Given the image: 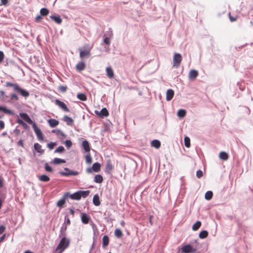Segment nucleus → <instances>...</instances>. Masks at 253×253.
Listing matches in <instances>:
<instances>
[{"label":"nucleus","instance_id":"nucleus-48","mask_svg":"<svg viewBox=\"0 0 253 253\" xmlns=\"http://www.w3.org/2000/svg\"><path fill=\"white\" fill-rule=\"evenodd\" d=\"M106 169L109 170L112 169V165L110 161H108L107 163Z\"/></svg>","mask_w":253,"mask_h":253},{"label":"nucleus","instance_id":"nucleus-14","mask_svg":"<svg viewBox=\"0 0 253 253\" xmlns=\"http://www.w3.org/2000/svg\"><path fill=\"white\" fill-rule=\"evenodd\" d=\"M47 123L51 127H54L59 125V121L53 119L48 120Z\"/></svg>","mask_w":253,"mask_h":253},{"label":"nucleus","instance_id":"nucleus-52","mask_svg":"<svg viewBox=\"0 0 253 253\" xmlns=\"http://www.w3.org/2000/svg\"><path fill=\"white\" fill-rule=\"evenodd\" d=\"M10 98L12 100H13V99L18 100V99L17 95L15 94H11V96H10Z\"/></svg>","mask_w":253,"mask_h":253},{"label":"nucleus","instance_id":"nucleus-23","mask_svg":"<svg viewBox=\"0 0 253 253\" xmlns=\"http://www.w3.org/2000/svg\"><path fill=\"white\" fill-rule=\"evenodd\" d=\"M93 203L96 206H98L100 205L99 197L97 194H96L93 196Z\"/></svg>","mask_w":253,"mask_h":253},{"label":"nucleus","instance_id":"nucleus-10","mask_svg":"<svg viewBox=\"0 0 253 253\" xmlns=\"http://www.w3.org/2000/svg\"><path fill=\"white\" fill-rule=\"evenodd\" d=\"M198 76V72L195 70H191L189 73V78L191 80H195Z\"/></svg>","mask_w":253,"mask_h":253},{"label":"nucleus","instance_id":"nucleus-21","mask_svg":"<svg viewBox=\"0 0 253 253\" xmlns=\"http://www.w3.org/2000/svg\"><path fill=\"white\" fill-rule=\"evenodd\" d=\"M80 56L81 58H83L85 56H89L90 55V50L89 49H86L84 50H82L81 49L80 50Z\"/></svg>","mask_w":253,"mask_h":253},{"label":"nucleus","instance_id":"nucleus-64","mask_svg":"<svg viewBox=\"0 0 253 253\" xmlns=\"http://www.w3.org/2000/svg\"><path fill=\"white\" fill-rule=\"evenodd\" d=\"M22 126H23L24 128L26 129L29 127L25 123H24V124H23Z\"/></svg>","mask_w":253,"mask_h":253},{"label":"nucleus","instance_id":"nucleus-30","mask_svg":"<svg viewBox=\"0 0 253 253\" xmlns=\"http://www.w3.org/2000/svg\"><path fill=\"white\" fill-rule=\"evenodd\" d=\"M77 98L82 101H86L87 100V97L84 93H80L77 95Z\"/></svg>","mask_w":253,"mask_h":253},{"label":"nucleus","instance_id":"nucleus-8","mask_svg":"<svg viewBox=\"0 0 253 253\" xmlns=\"http://www.w3.org/2000/svg\"><path fill=\"white\" fill-rule=\"evenodd\" d=\"M95 113L102 118H104V117H107L109 115L108 111L105 108L102 109L100 111H95Z\"/></svg>","mask_w":253,"mask_h":253},{"label":"nucleus","instance_id":"nucleus-63","mask_svg":"<svg viewBox=\"0 0 253 253\" xmlns=\"http://www.w3.org/2000/svg\"><path fill=\"white\" fill-rule=\"evenodd\" d=\"M152 218H153V216L152 215L150 216V217H149V222H150V224L151 225H153Z\"/></svg>","mask_w":253,"mask_h":253},{"label":"nucleus","instance_id":"nucleus-34","mask_svg":"<svg viewBox=\"0 0 253 253\" xmlns=\"http://www.w3.org/2000/svg\"><path fill=\"white\" fill-rule=\"evenodd\" d=\"M201 225V222L200 221H198L193 225L192 229L194 231H196L200 227Z\"/></svg>","mask_w":253,"mask_h":253},{"label":"nucleus","instance_id":"nucleus-6","mask_svg":"<svg viewBox=\"0 0 253 253\" xmlns=\"http://www.w3.org/2000/svg\"><path fill=\"white\" fill-rule=\"evenodd\" d=\"M55 104L58 106L61 109H62L65 112H69V109L67 108L66 105L64 102L59 100V99H56L55 100Z\"/></svg>","mask_w":253,"mask_h":253},{"label":"nucleus","instance_id":"nucleus-57","mask_svg":"<svg viewBox=\"0 0 253 253\" xmlns=\"http://www.w3.org/2000/svg\"><path fill=\"white\" fill-rule=\"evenodd\" d=\"M65 220L67 224L69 225L70 224V219L67 216H65Z\"/></svg>","mask_w":253,"mask_h":253},{"label":"nucleus","instance_id":"nucleus-45","mask_svg":"<svg viewBox=\"0 0 253 253\" xmlns=\"http://www.w3.org/2000/svg\"><path fill=\"white\" fill-rule=\"evenodd\" d=\"M64 151V148L62 146H59L55 150V153H62Z\"/></svg>","mask_w":253,"mask_h":253},{"label":"nucleus","instance_id":"nucleus-36","mask_svg":"<svg viewBox=\"0 0 253 253\" xmlns=\"http://www.w3.org/2000/svg\"><path fill=\"white\" fill-rule=\"evenodd\" d=\"M212 192L211 191H208L206 193L205 198L206 200H210L212 198Z\"/></svg>","mask_w":253,"mask_h":253},{"label":"nucleus","instance_id":"nucleus-29","mask_svg":"<svg viewBox=\"0 0 253 253\" xmlns=\"http://www.w3.org/2000/svg\"><path fill=\"white\" fill-rule=\"evenodd\" d=\"M219 158L222 160L226 161L228 159V155L225 152H221L219 154Z\"/></svg>","mask_w":253,"mask_h":253},{"label":"nucleus","instance_id":"nucleus-50","mask_svg":"<svg viewBox=\"0 0 253 253\" xmlns=\"http://www.w3.org/2000/svg\"><path fill=\"white\" fill-rule=\"evenodd\" d=\"M104 42L107 44H110V40L109 38L106 37L104 39Z\"/></svg>","mask_w":253,"mask_h":253},{"label":"nucleus","instance_id":"nucleus-41","mask_svg":"<svg viewBox=\"0 0 253 253\" xmlns=\"http://www.w3.org/2000/svg\"><path fill=\"white\" fill-rule=\"evenodd\" d=\"M6 85L7 86H10V87H13L14 88V89L16 91V90L17 89V88H18V84H12V83H11L10 82H7L6 83Z\"/></svg>","mask_w":253,"mask_h":253},{"label":"nucleus","instance_id":"nucleus-18","mask_svg":"<svg viewBox=\"0 0 253 253\" xmlns=\"http://www.w3.org/2000/svg\"><path fill=\"white\" fill-rule=\"evenodd\" d=\"M16 91L19 92L24 97H27L29 95V93L27 91L21 88L19 86Z\"/></svg>","mask_w":253,"mask_h":253},{"label":"nucleus","instance_id":"nucleus-1","mask_svg":"<svg viewBox=\"0 0 253 253\" xmlns=\"http://www.w3.org/2000/svg\"><path fill=\"white\" fill-rule=\"evenodd\" d=\"M69 240L65 237L63 238L60 241L59 244L56 248V252L58 251L59 253H61L69 245Z\"/></svg>","mask_w":253,"mask_h":253},{"label":"nucleus","instance_id":"nucleus-33","mask_svg":"<svg viewBox=\"0 0 253 253\" xmlns=\"http://www.w3.org/2000/svg\"><path fill=\"white\" fill-rule=\"evenodd\" d=\"M102 242L103 247L107 246L109 242V237L106 235L104 236L102 239Z\"/></svg>","mask_w":253,"mask_h":253},{"label":"nucleus","instance_id":"nucleus-39","mask_svg":"<svg viewBox=\"0 0 253 253\" xmlns=\"http://www.w3.org/2000/svg\"><path fill=\"white\" fill-rule=\"evenodd\" d=\"M114 234L115 236L117 238H121L123 235L122 231L118 228L115 230Z\"/></svg>","mask_w":253,"mask_h":253},{"label":"nucleus","instance_id":"nucleus-7","mask_svg":"<svg viewBox=\"0 0 253 253\" xmlns=\"http://www.w3.org/2000/svg\"><path fill=\"white\" fill-rule=\"evenodd\" d=\"M19 115L23 120L25 121L29 124L32 125L33 126V124H36L35 123L33 122V121L31 119V118L27 114L24 113H20Z\"/></svg>","mask_w":253,"mask_h":253},{"label":"nucleus","instance_id":"nucleus-31","mask_svg":"<svg viewBox=\"0 0 253 253\" xmlns=\"http://www.w3.org/2000/svg\"><path fill=\"white\" fill-rule=\"evenodd\" d=\"M186 111L184 109H180L177 112V116L179 118H183L186 115Z\"/></svg>","mask_w":253,"mask_h":253},{"label":"nucleus","instance_id":"nucleus-32","mask_svg":"<svg viewBox=\"0 0 253 253\" xmlns=\"http://www.w3.org/2000/svg\"><path fill=\"white\" fill-rule=\"evenodd\" d=\"M63 120L67 123V124L69 125H72L73 123V119L67 116H65L63 118Z\"/></svg>","mask_w":253,"mask_h":253},{"label":"nucleus","instance_id":"nucleus-15","mask_svg":"<svg viewBox=\"0 0 253 253\" xmlns=\"http://www.w3.org/2000/svg\"><path fill=\"white\" fill-rule=\"evenodd\" d=\"M106 75L110 79H112L114 77V74L113 69L110 67H107L106 69Z\"/></svg>","mask_w":253,"mask_h":253},{"label":"nucleus","instance_id":"nucleus-44","mask_svg":"<svg viewBox=\"0 0 253 253\" xmlns=\"http://www.w3.org/2000/svg\"><path fill=\"white\" fill-rule=\"evenodd\" d=\"M64 144L68 148H70L72 145V142L70 140H66Z\"/></svg>","mask_w":253,"mask_h":253},{"label":"nucleus","instance_id":"nucleus-4","mask_svg":"<svg viewBox=\"0 0 253 253\" xmlns=\"http://www.w3.org/2000/svg\"><path fill=\"white\" fill-rule=\"evenodd\" d=\"M196 251V249L190 245H186L181 248L182 253H194Z\"/></svg>","mask_w":253,"mask_h":253},{"label":"nucleus","instance_id":"nucleus-54","mask_svg":"<svg viewBox=\"0 0 253 253\" xmlns=\"http://www.w3.org/2000/svg\"><path fill=\"white\" fill-rule=\"evenodd\" d=\"M5 230V227L3 225L0 226V234L2 233Z\"/></svg>","mask_w":253,"mask_h":253},{"label":"nucleus","instance_id":"nucleus-17","mask_svg":"<svg viewBox=\"0 0 253 253\" xmlns=\"http://www.w3.org/2000/svg\"><path fill=\"white\" fill-rule=\"evenodd\" d=\"M85 63L82 61L78 63L76 66V70L78 71H82L85 69Z\"/></svg>","mask_w":253,"mask_h":253},{"label":"nucleus","instance_id":"nucleus-61","mask_svg":"<svg viewBox=\"0 0 253 253\" xmlns=\"http://www.w3.org/2000/svg\"><path fill=\"white\" fill-rule=\"evenodd\" d=\"M17 122L19 124H20V125H22L23 124H24V122L22 120H21V119H18V120H17Z\"/></svg>","mask_w":253,"mask_h":253},{"label":"nucleus","instance_id":"nucleus-38","mask_svg":"<svg viewBox=\"0 0 253 253\" xmlns=\"http://www.w3.org/2000/svg\"><path fill=\"white\" fill-rule=\"evenodd\" d=\"M85 159L86 163L90 164L92 163V159L89 153L85 156Z\"/></svg>","mask_w":253,"mask_h":253},{"label":"nucleus","instance_id":"nucleus-49","mask_svg":"<svg viewBox=\"0 0 253 253\" xmlns=\"http://www.w3.org/2000/svg\"><path fill=\"white\" fill-rule=\"evenodd\" d=\"M56 144L54 142H50L47 144V147L50 149H52L55 146Z\"/></svg>","mask_w":253,"mask_h":253},{"label":"nucleus","instance_id":"nucleus-58","mask_svg":"<svg viewBox=\"0 0 253 253\" xmlns=\"http://www.w3.org/2000/svg\"><path fill=\"white\" fill-rule=\"evenodd\" d=\"M42 18L41 15H38L35 18V21L38 22Z\"/></svg>","mask_w":253,"mask_h":253},{"label":"nucleus","instance_id":"nucleus-22","mask_svg":"<svg viewBox=\"0 0 253 253\" xmlns=\"http://www.w3.org/2000/svg\"><path fill=\"white\" fill-rule=\"evenodd\" d=\"M34 148L38 153L42 154L44 152V150L42 149V146L38 143L34 144Z\"/></svg>","mask_w":253,"mask_h":253},{"label":"nucleus","instance_id":"nucleus-13","mask_svg":"<svg viewBox=\"0 0 253 253\" xmlns=\"http://www.w3.org/2000/svg\"><path fill=\"white\" fill-rule=\"evenodd\" d=\"M82 147L84 150L85 152L89 153L90 150V148L88 142L84 140L82 142Z\"/></svg>","mask_w":253,"mask_h":253},{"label":"nucleus","instance_id":"nucleus-51","mask_svg":"<svg viewBox=\"0 0 253 253\" xmlns=\"http://www.w3.org/2000/svg\"><path fill=\"white\" fill-rule=\"evenodd\" d=\"M59 88L62 92H65L67 90V87L64 86H60Z\"/></svg>","mask_w":253,"mask_h":253},{"label":"nucleus","instance_id":"nucleus-53","mask_svg":"<svg viewBox=\"0 0 253 253\" xmlns=\"http://www.w3.org/2000/svg\"><path fill=\"white\" fill-rule=\"evenodd\" d=\"M4 58V54L2 51H0V63H1Z\"/></svg>","mask_w":253,"mask_h":253},{"label":"nucleus","instance_id":"nucleus-47","mask_svg":"<svg viewBox=\"0 0 253 253\" xmlns=\"http://www.w3.org/2000/svg\"><path fill=\"white\" fill-rule=\"evenodd\" d=\"M56 134L58 135H60L63 137H66V135L60 130L58 129L56 131Z\"/></svg>","mask_w":253,"mask_h":253},{"label":"nucleus","instance_id":"nucleus-37","mask_svg":"<svg viewBox=\"0 0 253 253\" xmlns=\"http://www.w3.org/2000/svg\"><path fill=\"white\" fill-rule=\"evenodd\" d=\"M184 145L187 148L190 147V139L188 136L184 137Z\"/></svg>","mask_w":253,"mask_h":253},{"label":"nucleus","instance_id":"nucleus-12","mask_svg":"<svg viewBox=\"0 0 253 253\" xmlns=\"http://www.w3.org/2000/svg\"><path fill=\"white\" fill-rule=\"evenodd\" d=\"M174 91L171 89H169L166 93V99L167 101H170L174 96Z\"/></svg>","mask_w":253,"mask_h":253},{"label":"nucleus","instance_id":"nucleus-3","mask_svg":"<svg viewBox=\"0 0 253 253\" xmlns=\"http://www.w3.org/2000/svg\"><path fill=\"white\" fill-rule=\"evenodd\" d=\"M32 127L38 139L39 140H43L44 139V136L41 130L37 126L36 124H33Z\"/></svg>","mask_w":253,"mask_h":253},{"label":"nucleus","instance_id":"nucleus-46","mask_svg":"<svg viewBox=\"0 0 253 253\" xmlns=\"http://www.w3.org/2000/svg\"><path fill=\"white\" fill-rule=\"evenodd\" d=\"M203 173L201 170H198L196 172V176L198 178H200L203 176Z\"/></svg>","mask_w":253,"mask_h":253},{"label":"nucleus","instance_id":"nucleus-2","mask_svg":"<svg viewBox=\"0 0 253 253\" xmlns=\"http://www.w3.org/2000/svg\"><path fill=\"white\" fill-rule=\"evenodd\" d=\"M182 61V56L180 54L175 53L173 57V67L178 68Z\"/></svg>","mask_w":253,"mask_h":253},{"label":"nucleus","instance_id":"nucleus-25","mask_svg":"<svg viewBox=\"0 0 253 253\" xmlns=\"http://www.w3.org/2000/svg\"><path fill=\"white\" fill-rule=\"evenodd\" d=\"M65 162L66 161L64 159L56 158L53 159L51 163L55 165H58L62 163H65Z\"/></svg>","mask_w":253,"mask_h":253},{"label":"nucleus","instance_id":"nucleus-27","mask_svg":"<svg viewBox=\"0 0 253 253\" xmlns=\"http://www.w3.org/2000/svg\"><path fill=\"white\" fill-rule=\"evenodd\" d=\"M79 191V193H80V198H81V197H83L84 198H86V197H87L89 193H90V191L89 190H86V191Z\"/></svg>","mask_w":253,"mask_h":253},{"label":"nucleus","instance_id":"nucleus-28","mask_svg":"<svg viewBox=\"0 0 253 253\" xmlns=\"http://www.w3.org/2000/svg\"><path fill=\"white\" fill-rule=\"evenodd\" d=\"M39 179L41 181L48 182L49 181L50 178L47 175L45 174H42L39 177Z\"/></svg>","mask_w":253,"mask_h":253},{"label":"nucleus","instance_id":"nucleus-43","mask_svg":"<svg viewBox=\"0 0 253 253\" xmlns=\"http://www.w3.org/2000/svg\"><path fill=\"white\" fill-rule=\"evenodd\" d=\"M45 169L46 171L47 172H52V171H53V169H52L51 168V167L50 166H49V165L47 164V163H46L45 164Z\"/></svg>","mask_w":253,"mask_h":253},{"label":"nucleus","instance_id":"nucleus-40","mask_svg":"<svg viewBox=\"0 0 253 253\" xmlns=\"http://www.w3.org/2000/svg\"><path fill=\"white\" fill-rule=\"evenodd\" d=\"M40 13L42 16H46L49 13V10L45 8H42L40 10Z\"/></svg>","mask_w":253,"mask_h":253},{"label":"nucleus","instance_id":"nucleus-59","mask_svg":"<svg viewBox=\"0 0 253 253\" xmlns=\"http://www.w3.org/2000/svg\"><path fill=\"white\" fill-rule=\"evenodd\" d=\"M1 4L6 5L8 3V0H1Z\"/></svg>","mask_w":253,"mask_h":253},{"label":"nucleus","instance_id":"nucleus-42","mask_svg":"<svg viewBox=\"0 0 253 253\" xmlns=\"http://www.w3.org/2000/svg\"><path fill=\"white\" fill-rule=\"evenodd\" d=\"M0 111H2V112L6 114H10L12 113L11 111L10 110H8L6 108L2 106H0Z\"/></svg>","mask_w":253,"mask_h":253},{"label":"nucleus","instance_id":"nucleus-26","mask_svg":"<svg viewBox=\"0 0 253 253\" xmlns=\"http://www.w3.org/2000/svg\"><path fill=\"white\" fill-rule=\"evenodd\" d=\"M103 180V177L100 174H97L95 176L94 181L96 183H101L102 182Z\"/></svg>","mask_w":253,"mask_h":253},{"label":"nucleus","instance_id":"nucleus-19","mask_svg":"<svg viewBox=\"0 0 253 253\" xmlns=\"http://www.w3.org/2000/svg\"><path fill=\"white\" fill-rule=\"evenodd\" d=\"M59 173L63 176H69V175H77L79 174V172L77 171L71 170L69 172H65L63 171L59 172Z\"/></svg>","mask_w":253,"mask_h":253},{"label":"nucleus","instance_id":"nucleus-20","mask_svg":"<svg viewBox=\"0 0 253 253\" xmlns=\"http://www.w3.org/2000/svg\"><path fill=\"white\" fill-rule=\"evenodd\" d=\"M72 200H79L81 199L79 191H77L73 194L69 195V196Z\"/></svg>","mask_w":253,"mask_h":253},{"label":"nucleus","instance_id":"nucleus-5","mask_svg":"<svg viewBox=\"0 0 253 253\" xmlns=\"http://www.w3.org/2000/svg\"><path fill=\"white\" fill-rule=\"evenodd\" d=\"M100 165L98 163H95L93 164L91 168H88L86 169V172L87 173H91L92 171L96 172H99L100 170Z\"/></svg>","mask_w":253,"mask_h":253},{"label":"nucleus","instance_id":"nucleus-62","mask_svg":"<svg viewBox=\"0 0 253 253\" xmlns=\"http://www.w3.org/2000/svg\"><path fill=\"white\" fill-rule=\"evenodd\" d=\"M5 235L4 234L0 238V243H1V242H2L4 238H5Z\"/></svg>","mask_w":253,"mask_h":253},{"label":"nucleus","instance_id":"nucleus-35","mask_svg":"<svg viewBox=\"0 0 253 253\" xmlns=\"http://www.w3.org/2000/svg\"><path fill=\"white\" fill-rule=\"evenodd\" d=\"M208 235V232L206 230H203L199 233V237L201 239H204Z\"/></svg>","mask_w":253,"mask_h":253},{"label":"nucleus","instance_id":"nucleus-11","mask_svg":"<svg viewBox=\"0 0 253 253\" xmlns=\"http://www.w3.org/2000/svg\"><path fill=\"white\" fill-rule=\"evenodd\" d=\"M90 217L85 213H81V220L83 223L87 224L89 222Z\"/></svg>","mask_w":253,"mask_h":253},{"label":"nucleus","instance_id":"nucleus-55","mask_svg":"<svg viewBox=\"0 0 253 253\" xmlns=\"http://www.w3.org/2000/svg\"><path fill=\"white\" fill-rule=\"evenodd\" d=\"M18 145L21 146V147H24V143L22 139H20L18 142Z\"/></svg>","mask_w":253,"mask_h":253},{"label":"nucleus","instance_id":"nucleus-16","mask_svg":"<svg viewBox=\"0 0 253 253\" xmlns=\"http://www.w3.org/2000/svg\"><path fill=\"white\" fill-rule=\"evenodd\" d=\"M50 18L55 21L56 23L60 24L61 23L62 20L60 16L58 15H52L50 16Z\"/></svg>","mask_w":253,"mask_h":253},{"label":"nucleus","instance_id":"nucleus-60","mask_svg":"<svg viewBox=\"0 0 253 253\" xmlns=\"http://www.w3.org/2000/svg\"><path fill=\"white\" fill-rule=\"evenodd\" d=\"M229 18H230V20L231 22H233V21H235L236 20L237 18H235V17H233L232 16H231L230 15H229Z\"/></svg>","mask_w":253,"mask_h":253},{"label":"nucleus","instance_id":"nucleus-24","mask_svg":"<svg viewBox=\"0 0 253 253\" xmlns=\"http://www.w3.org/2000/svg\"><path fill=\"white\" fill-rule=\"evenodd\" d=\"M151 146L154 148H156L157 149H158L161 146V142L158 140H153L151 142Z\"/></svg>","mask_w":253,"mask_h":253},{"label":"nucleus","instance_id":"nucleus-56","mask_svg":"<svg viewBox=\"0 0 253 253\" xmlns=\"http://www.w3.org/2000/svg\"><path fill=\"white\" fill-rule=\"evenodd\" d=\"M4 127V123L2 121H0V128L3 129Z\"/></svg>","mask_w":253,"mask_h":253},{"label":"nucleus","instance_id":"nucleus-9","mask_svg":"<svg viewBox=\"0 0 253 253\" xmlns=\"http://www.w3.org/2000/svg\"><path fill=\"white\" fill-rule=\"evenodd\" d=\"M69 192L65 193L62 198L58 201L57 203V206L60 208L62 207L63 205L65 204L66 199L69 196Z\"/></svg>","mask_w":253,"mask_h":253}]
</instances>
